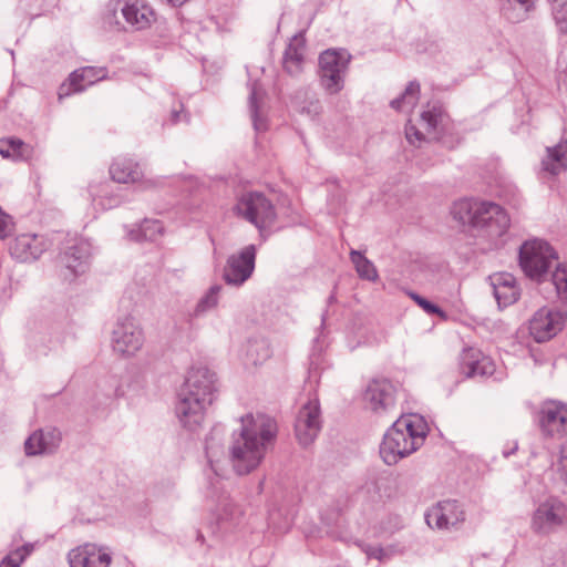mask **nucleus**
Here are the masks:
<instances>
[{"instance_id":"10","label":"nucleus","mask_w":567,"mask_h":567,"mask_svg":"<svg viewBox=\"0 0 567 567\" xmlns=\"http://www.w3.org/2000/svg\"><path fill=\"white\" fill-rule=\"evenodd\" d=\"M235 212L258 228L260 233L270 228L277 217L272 203L258 192L243 194L238 198Z\"/></svg>"},{"instance_id":"25","label":"nucleus","mask_w":567,"mask_h":567,"mask_svg":"<svg viewBox=\"0 0 567 567\" xmlns=\"http://www.w3.org/2000/svg\"><path fill=\"white\" fill-rule=\"evenodd\" d=\"M110 174L114 182L123 184L140 183V186L144 189L156 185L152 179H142L143 173L140 165L131 158H116L110 167Z\"/></svg>"},{"instance_id":"15","label":"nucleus","mask_w":567,"mask_h":567,"mask_svg":"<svg viewBox=\"0 0 567 567\" xmlns=\"http://www.w3.org/2000/svg\"><path fill=\"white\" fill-rule=\"evenodd\" d=\"M92 256V244L87 239H75L58 258L61 275L65 280H72L84 274Z\"/></svg>"},{"instance_id":"47","label":"nucleus","mask_w":567,"mask_h":567,"mask_svg":"<svg viewBox=\"0 0 567 567\" xmlns=\"http://www.w3.org/2000/svg\"><path fill=\"white\" fill-rule=\"evenodd\" d=\"M39 543H27L22 545L21 547H18L20 553L23 555V557L27 559L35 549Z\"/></svg>"},{"instance_id":"40","label":"nucleus","mask_w":567,"mask_h":567,"mask_svg":"<svg viewBox=\"0 0 567 567\" xmlns=\"http://www.w3.org/2000/svg\"><path fill=\"white\" fill-rule=\"evenodd\" d=\"M14 220L0 207V239L9 237L14 230Z\"/></svg>"},{"instance_id":"30","label":"nucleus","mask_w":567,"mask_h":567,"mask_svg":"<svg viewBox=\"0 0 567 567\" xmlns=\"http://www.w3.org/2000/svg\"><path fill=\"white\" fill-rule=\"evenodd\" d=\"M534 9L535 0H501L502 14L513 23L526 20Z\"/></svg>"},{"instance_id":"36","label":"nucleus","mask_w":567,"mask_h":567,"mask_svg":"<svg viewBox=\"0 0 567 567\" xmlns=\"http://www.w3.org/2000/svg\"><path fill=\"white\" fill-rule=\"evenodd\" d=\"M420 96V84L410 82L400 97L391 102V106L400 112L410 113L417 104Z\"/></svg>"},{"instance_id":"37","label":"nucleus","mask_w":567,"mask_h":567,"mask_svg":"<svg viewBox=\"0 0 567 567\" xmlns=\"http://www.w3.org/2000/svg\"><path fill=\"white\" fill-rule=\"evenodd\" d=\"M551 282L555 287L558 299L567 303V262L557 265L551 274Z\"/></svg>"},{"instance_id":"51","label":"nucleus","mask_w":567,"mask_h":567,"mask_svg":"<svg viewBox=\"0 0 567 567\" xmlns=\"http://www.w3.org/2000/svg\"><path fill=\"white\" fill-rule=\"evenodd\" d=\"M328 300H329L330 303L333 302L334 301V295H331Z\"/></svg>"},{"instance_id":"7","label":"nucleus","mask_w":567,"mask_h":567,"mask_svg":"<svg viewBox=\"0 0 567 567\" xmlns=\"http://www.w3.org/2000/svg\"><path fill=\"white\" fill-rule=\"evenodd\" d=\"M420 123L425 132L409 122L405 125V138L414 146H421L426 140L443 141L452 123L439 102L427 103L421 113Z\"/></svg>"},{"instance_id":"42","label":"nucleus","mask_w":567,"mask_h":567,"mask_svg":"<svg viewBox=\"0 0 567 567\" xmlns=\"http://www.w3.org/2000/svg\"><path fill=\"white\" fill-rule=\"evenodd\" d=\"M411 298L427 313L430 315H443V311L434 303L430 302L425 298L419 296L417 293H411Z\"/></svg>"},{"instance_id":"33","label":"nucleus","mask_w":567,"mask_h":567,"mask_svg":"<svg viewBox=\"0 0 567 567\" xmlns=\"http://www.w3.org/2000/svg\"><path fill=\"white\" fill-rule=\"evenodd\" d=\"M163 225L159 220L144 219L136 228L128 231V237L132 240H156L163 234Z\"/></svg>"},{"instance_id":"27","label":"nucleus","mask_w":567,"mask_h":567,"mask_svg":"<svg viewBox=\"0 0 567 567\" xmlns=\"http://www.w3.org/2000/svg\"><path fill=\"white\" fill-rule=\"evenodd\" d=\"M494 297L499 307L514 303L519 297V290L513 275L507 272L495 274L491 277Z\"/></svg>"},{"instance_id":"34","label":"nucleus","mask_w":567,"mask_h":567,"mask_svg":"<svg viewBox=\"0 0 567 567\" xmlns=\"http://www.w3.org/2000/svg\"><path fill=\"white\" fill-rule=\"evenodd\" d=\"M0 154L7 158L22 161L29 158L31 148L20 138L9 137L0 140Z\"/></svg>"},{"instance_id":"29","label":"nucleus","mask_w":567,"mask_h":567,"mask_svg":"<svg viewBox=\"0 0 567 567\" xmlns=\"http://www.w3.org/2000/svg\"><path fill=\"white\" fill-rule=\"evenodd\" d=\"M542 168L551 176H557L567 169V130L557 145L546 147Z\"/></svg>"},{"instance_id":"2","label":"nucleus","mask_w":567,"mask_h":567,"mask_svg":"<svg viewBox=\"0 0 567 567\" xmlns=\"http://www.w3.org/2000/svg\"><path fill=\"white\" fill-rule=\"evenodd\" d=\"M217 393V377L214 371L202 365L190 368L177 392L174 406L181 426L189 432L199 430Z\"/></svg>"},{"instance_id":"3","label":"nucleus","mask_w":567,"mask_h":567,"mask_svg":"<svg viewBox=\"0 0 567 567\" xmlns=\"http://www.w3.org/2000/svg\"><path fill=\"white\" fill-rule=\"evenodd\" d=\"M451 214L455 220L471 226L491 241L502 238L511 225L507 212L487 200L460 199L453 204Z\"/></svg>"},{"instance_id":"31","label":"nucleus","mask_w":567,"mask_h":567,"mask_svg":"<svg viewBox=\"0 0 567 567\" xmlns=\"http://www.w3.org/2000/svg\"><path fill=\"white\" fill-rule=\"evenodd\" d=\"M271 355L270 346L265 339L249 340L245 346L244 361L247 365H259Z\"/></svg>"},{"instance_id":"16","label":"nucleus","mask_w":567,"mask_h":567,"mask_svg":"<svg viewBox=\"0 0 567 567\" xmlns=\"http://www.w3.org/2000/svg\"><path fill=\"white\" fill-rule=\"evenodd\" d=\"M465 511L457 501H442L425 513V522L431 528L440 530H457L465 522Z\"/></svg>"},{"instance_id":"18","label":"nucleus","mask_w":567,"mask_h":567,"mask_svg":"<svg viewBox=\"0 0 567 567\" xmlns=\"http://www.w3.org/2000/svg\"><path fill=\"white\" fill-rule=\"evenodd\" d=\"M256 261V247L248 245L239 252L233 254L227 258L223 271V279L229 286L240 287L252 275Z\"/></svg>"},{"instance_id":"39","label":"nucleus","mask_w":567,"mask_h":567,"mask_svg":"<svg viewBox=\"0 0 567 567\" xmlns=\"http://www.w3.org/2000/svg\"><path fill=\"white\" fill-rule=\"evenodd\" d=\"M281 517L280 509H272L269 513V526L272 527L278 533H286L291 524V520L288 516H285L282 522H279V518Z\"/></svg>"},{"instance_id":"52","label":"nucleus","mask_w":567,"mask_h":567,"mask_svg":"<svg viewBox=\"0 0 567 567\" xmlns=\"http://www.w3.org/2000/svg\"><path fill=\"white\" fill-rule=\"evenodd\" d=\"M324 321H326V316L323 315L322 316V324L324 323Z\"/></svg>"},{"instance_id":"9","label":"nucleus","mask_w":567,"mask_h":567,"mask_svg":"<svg viewBox=\"0 0 567 567\" xmlns=\"http://www.w3.org/2000/svg\"><path fill=\"white\" fill-rule=\"evenodd\" d=\"M558 258L554 248L545 240H526L519 249V265L530 279L540 280Z\"/></svg>"},{"instance_id":"6","label":"nucleus","mask_w":567,"mask_h":567,"mask_svg":"<svg viewBox=\"0 0 567 567\" xmlns=\"http://www.w3.org/2000/svg\"><path fill=\"white\" fill-rule=\"evenodd\" d=\"M123 21L134 30H144L155 21V11L145 0L110 1L103 21L111 28H124Z\"/></svg>"},{"instance_id":"5","label":"nucleus","mask_w":567,"mask_h":567,"mask_svg":"<svg viewBox=\"0 0 567 567\" xmlns=\"http://www.w3.org/2000/svg\"><path fill=\"white\" fill-rule=\"evenodd\" d=\"M214 450L206 441V455L209 463L210 472L216 476L215 481L209 482L208 498L210 501V512L216 520V524L220 527L227 528L238 524L241 516L240 508L231 501L228 492L226 491L221 478L224 477V471L219 461L214 460Z\"/></svg>"},{"instance_id":"17","label":"nucleus","mask_w":567,"mask_h":567,"mask_svg":"<svg viewBox=\"0 0 567 567\" xmlns=\"http://www.w3.org/2000/svg\"><path fill=\"white\" fill-rule=\"evenodd\" d=\"M320 403L316 395L301 406L295 422V434L302 446L310 445L321 430Z\"/></svg>"},{"instance_id":"12","label":"nucleus","mask_w":567,"mask_h":567,"mask_svg":"<svg viewBox=\"0 0 567 567\" xmlns=\"http://www.w3.org/2000/svg\"><path fill=\"white\" fill-rule=\"evenodd\" d=\"M144 332L132 317H124L116 321L112 331V349L121 357L135 355L144 344Z\"/></svg>"},{"instance_id":"21","label":"nucleus","mask_w":567,"mask_h":567,"mask_svg":"<svg viewBox=\"0 0 567 567\" xmlns=\"http://www.w3.org/2000/svg\"><path fill=\"white\" fill-rule=\"evenodd\" d=\"M48 245L43 236L37 234H21L10 244V255L21 261H34L47 250Z\"/></svg>"},{"instance_id":"44","label":"nucleus","mask_w":567,"mask_h":567,"mask_svg":"<svg viewBox=\"0 0 567 567\" xmlns=\"http://www.w3.org/2000/svg\"><path fill=\"white\" fill-rule=\"evenodd\" d=\"M8 565L12 567H20L21 564L25 560L23 555L20 553L18 548L11 550L7 556L2 558Z\"/></svg>"},{"instance_id":"1","label":"nucleus","mask_w":567,"mask_h":567,"mask_svg":"<svg viewBox=\"0 0 567 567\" xmlns=\"http://www.w3.org/2000/svg\"><path fill=\"white\" fill-rule=\"evenodd\" d=\"M278 427L274 417L248 413L240 417V429L231 434L229 460L234 471L246 475L255 471L274 444Z\"/></svg>"},{"instance_id":"35","label":"nucleus","mask_w":567,"mask_h":567,"mask_svg":"<svg viewBox=\"0 0 567 567\" xmlns=\"http://www.w3.org/2000/svg\"><path fill=\"white\" fill-rule=\"evenodd\" d=\"M350 260L354 265L355 271L361 279L372 282L378 280L379 274L374 264L360 251L352 249L350 251Z\"/></svg>"},{"instance_id":"4","label":"nucleus","mask_w":567,"mask_h":567,"mask_svg":"<svg viewBox=\"0 0 567 567\" xmlns=\"http://www.w3.org/2000/svg\"><path fill=\"white\" fill-rule=\"evenodd\" d=\"M427 433L424 420L416 414L400 416L386 431L380 445V456L388 465L415 452Z\"/></svg>"},{"instance_id":"46","label":"nucleus","mask_w":567,"mask_h":567,"mask_svg":"<svg viewBox=\"0 0 567 567\" xmlns=\"http://www.w3.org/2000/svg\"><path fill=\"white\" fill-rule=\"evenodd\" d=\"M321 111V105L318 100L310 101L307 107H302V112L309 114L311 117L317 116Z\"/></svg>"},{"instance_id":"11","label":"nucleus","mask_w":567,"mask_h":567,"mask_svg":"<svg viewBox=\"0 0 567 567\" xmlns=\"http://www.w3.org/2000/svg\"><path fill=\"white\" fill-rule=\"evenodd\" d=\"M350 58L346 50L330 49L320 54V83L329 94H337L343 89Z\"/></svg>"},{"instance_id":"41","label":"nucleus","mask_w":567,"mask_h":567,"mask_svg":"<svg viewBox=\"0 0 567 567\" xmlns=\"http://www.w3.org/2000/svg\"><path fill=\"white\" fill-rule=\"evenodd\" d=\"M169 122L172 124H177L181 122H185V123L188 122V114L185 113L184 105L182 102L178 101V102L174 103V105L171 110V114H169Z\"/></svg>"},{"instance_id":"50","label":"nucleus","mask_w":567,"mask_h":567,"mask_svg":"<svg viewBox=\"0 0 567 567\" xmlns=\"http://www.w3.org/2000/svg\"><path fill=\"white\" fill-rule=\"evenodd\" d=\"M0 567H12L8 565L3 559L0 561Z\"/></svg>"},{"instance_id":"48","label":"nucleus","mask_w":567,"mask_h":567,"mask_svg":"<svg viewBox=\"0 0 567 567\" xmlns=\"http://www.w3.org/2000/svg\"><path fill=\"white\" fill-rule=\"evenodd\" d=\"M517 447H518V446H517V443H516V442H514V443H513V446H512V447H509V450H504V451H503L504 456H505V457H508L509 455H512V454L517 450Z\"/></svg>"},{"instance_id":"45","label":"nucleus","mask_w":567,"mask_h":567,"mask_svg":"<svg viewBox=\"0 0 567 567\" xmlns=\"http://www.w3.org/2000/svg\"><path fill=\"white\" fill-rule=\"evenodd\" d=\"M558 471L561 474V476L567 481V441L560 447Z\"/></svg>"},{"instance_id":"8","label":"nucleus","mask_w":567,"mask_h":567,"mask_svg":"<svg viewBox=\"0 0 567 567\" xmlns=\"http://www.w3.org/2000/svg\"><path fill=\"white\" fill-rule=\"evenodd\" d=\"M567 524V505L557 496H546L536 503L530 519L532 530L548 536Z\"/></svg>"},{"instance_id":"43","label":"nucleus","mask_w":567,"mask_h":567,"mask_svg":"<svg viewBox=\"0 0 567 567\" xmlns=\"http://www.w3.org/2000/svg\"><path fill=\"white\" fill-rule=\"evenodd\" d=\"M360 547L362 551L368 556V558L383 560L388 557L385 550L382 547H375L368 544H362Z\"/></svg>"},{"instance_id":"24","label":"nucleus","mask_w":567,"mask_h":567,"mask_svg":"<svg viewBox=\"0 0 567 567\" xmlns=\"http://www.w3.org/2000/svg\"><path fill=\"white\" fill-rule=\"evenodd\" d=\"M61 432L55 427H45L34 431L25 441L27 455L51 454L60 445Z\"/></svg>"},{"instance_id":"14","label":"nucleus","mask_w":567,"mask_h":567,"mask_svg":"<svg viewBox=\"0 0 567 567\" xmlns=\"http://www.w3.org/2000/svg\"><path fill=\"white\" fill-rule=\"evenodd\" d=\"M365 408L378 416L396 414V386L388 379L372 380L363 394Z\"/></svg>"},{"instance_id":"19","label":"nucleus","mask_w":567,"mask_h":567,"mask_svg":"<svg viewBox=\"0 0 567 567\" xmlns=\"http://www.w3.org/2000/svg\"><path fill=\"white\" fill-rule=\"evenodd\" d=\"M537 420L543 435L549 437L564 436L567 434V403L557 400L543 402Z\"/></svg>"},{"instance_id":"23","label":"nucleus","mask_w":567,"mask_h":567,"mask_svg":"<svg viewBox=\"0 0 567 567\" xmlns=\"http://www.w3.org/2000/svg\"><path fill=\"white\" fill-rule=\"evenodd\" d=\"M460 369L466 378L491 377L495 372V363L481 350L468 348L460 357Z\"/></svg>"},{"instance_id":"22","label":"nucleus","mask_w":567,"mask_h":567,"mask_svg":"<svg viewBox=\"0 0 567 567\" xmlns=\"http://www.w3.org/2000/svg\"><path fill=\"white\" fill-rule=\"evenodd\" d=\"M107 76L105 68L83 66L73 71L59 91V99H63L72 93L82 92L86 86L92 85Z\"/></svg>"},{"instance_id":"38","label":"nucleus","mask_w":567,"mask_h":567,"mask_svg":"<svg viewBox=\"0 0 567 567\" xmlns=\"http://www.w3.org/2000/svg\"><path fill=\"white\" fill-rule=\"evenodd\" d=\"M551 14L561 33H567V0H550Z\"/></svg>"},{"instance_id":"26","label":"nucleus","mask_w":567,"mask_h":567,"mask_svg":"<svg viewBox=\"0 0 567 567\" xmlns=\"http://www.w3.org/2000/svg\"><path fill=\"white\" fill-rule=\"evenodd\" d=\"M248 106L254 130L257 133L267 131L266 92L258 81L249 82Z\"/></svg>"},{"instance_id":"28","label":"nucleus","mask_w":567,"mask_h":567,"mask_svg":"<svg viewBox=\"0 0 567 567\" xmlns=\"http://www.w3.org/2000/svg\"><path fill=\"white\" fill-rule=\"evenodd\" d=\"M306 40L303 32L295 34L288 43L282 59L284 69L290 75H297L302 71L305 62Z\"/></svg>"},{"instance_id":"32","label":"nucleus","mask_w":567,"mask_h":567,"mask_svg":"<svg viewBox=\"0 0 567 567\" xmlns=\"http://www.w3.org/2000/svg\"><path fill=\"white\" fill-rule=\"evenodd\" d=\"M221 291V286L214 285L212 286L197 301L193 311L189 312V320L200 318L205 316L207 312L214 310L218 306L219 293Z\"/></svg>"},{"instance_id":"13","label":"nucleus","mask_w":567,"mask_h":567,"mask_svg":"<svg viewBox=\"0 0 567 567\" xmlns=\"http://www.w3.org/2000/svg\"><path fill=\"white\" fill-rule=\"evenodd\" d=\"M566 321L565 310L558 307H542L529 319V334L538 343L546 342L564 329Z\"/></svg>"},{"instance_id":"20","label":"nucleus","mask_w":567,"mask_h":567,"mask_svg":"<svg viewBox=\"0 0 567 567\" xmlns=\"http://www.w3.org/2000/svg\"><path fill=\"white\" fill-rule=\"evenodd\" d=\"M111 561V554L92 543L76 546L68 553L70 567H109Z\"/></svg>"},{"instance_id":"49","label":"nucleus","mask_w":567,"mask_h":567,"mask_svg":"<svg viewBox=\"0 0 567 567\" xmlns=\"http://www.w3.org/2000/svg\"><path fill=\"white\" fill-rule=\"evenodd\" d=\"M120 202L115 198H110L109 199V204L106 206H103L104 208H112L114 206H116Z\"/></svg>"}]
</instances>
